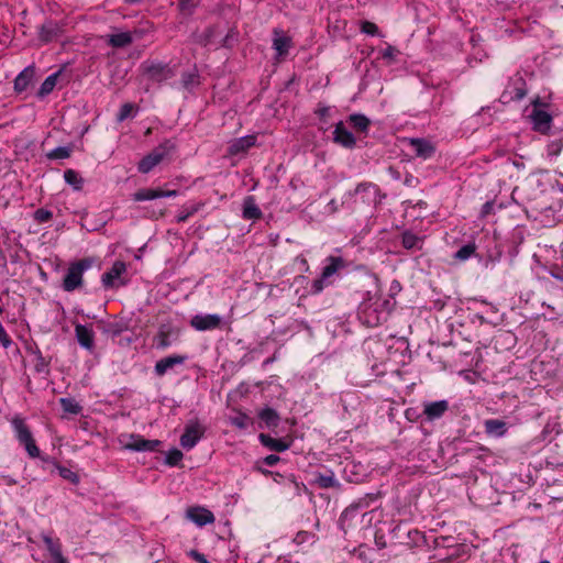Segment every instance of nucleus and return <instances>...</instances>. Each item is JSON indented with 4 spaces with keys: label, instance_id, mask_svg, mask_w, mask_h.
Listing matches in <instances>:
<instances>
[{
    "label": "nucleus",
    "instance_id": "obj_1",
    "mask_svg": "<svg viewBox=\"0 0 563 563\" xmlns=\"http://www.w3.org/2000/svg\"><path fill=\"white\" fill-rule=\"evenodd\" d=\"M382 511L372 509L366 511L362 505H352L341 515L340 523L342 528L361 526V528L376 527L380 522Z\"/></svg>",
    "mask_w": 563,
    "mask_h": 563
},
{
    "label": "nucleus",
    "instance_id": "obj_2",
    "mask_svg": "<svg viewBox=\"0 0 563 563\" xmlns=\"http://www.w3.org/2000/svg\"><path fill=\"white\" fill-rule=\"evenodd\" d=\"M346 261L343 257L328 256L319 277L311 284L310 294L318 295L324 288L331 286L334 283V277L338 276L342 269L346 268Z\"/></svg>",
    "mask_w": 563,
    "mask_h": 563
},
{
    "label": "nucleus",
    "instance_id": "obj_3",
    "mask_svg": "<svg viewBox=\"0 0 563 563\" xmlns=\"http://www.w3.org/2000/svg\"><path fill=\"white\" fill-rule=\"evenodd\" d=\"M176 148L175 141L164 140L137 163V170L141 174H148L164 161L170 159Z\"/></svg>",
    "mask_w": 563,
    "mask_h": 563
},
{
    "label": "nucleus",
    "instance_id": "obj_4",
    "mask_svg": "<svg viewBox=\"0 0 563 563\" xmlns=\"http://www.w3.org/2000/svg\"><path fill=\"white\" fill-rule=\"evenodd\" d=\"M95 263L92 257H84L69 264L63 278L62 287L65 291L71 292L79 289L84 284V273L91 268Z\"/></svg>",
    "mask_w": 563,
    "mask_h": 563
},
{
    "label": "nucleus",
    "instance_id": "obj_5",
    "mask_svg": "<svg viewBox=\"0 0 563 563\" xmlns=\"http://www.w3.org/2000/svg\"><path fill=\"white\" fill-rule=\"evenodd\" d=\"M11 424L15 432L16 440L19 441V443L21 445L24 446L29 456L32 459L40 457L41 451H40L38 446L36 445L33 434H32L29 426L25 423V420L19 416H15L11 420Z\"/></svg>",
    "mask_w": 563,
    "mask_h": 563
},
{
    "label": "nucleus",
    "instance_id": "obj_6",
    "mask_svg": "<svg viewBox=\"0 0 563 563\" xmlns=\"http://www.w3.org/2000/svg\"><path fill=\"white\" fill-rule=\"evenodd\" d=\"M126 264L123 261H115L111 268L102 274L101 283L106 289H114L125 286L128 280L122 278L126 273Z\"/></svg>",
    "mask_w": 563,
    "mask_h": 563
},
{
    "label": "nucleus",
    "instance_id": "obj_7",
    "mask_svg": "<svg viewBox=\"0 0 563 563\" xmlns=\"http://www.w3.org/2000/svg\"><path fill=\"white\" fill-rule=\"evenodd\" d=\"M398 530H375L374 531V540L375 544L378 549H384L388 544L393 545L395 544V539H398L397 536ZM402 532H406V536L409 540L416 541V537L420 536L421 530H401Z\"/></svg>",
    "mask_w": 563,
    "mask_h": 563
},
{
    "label": "nucleus",
    "instance_id": "obj_8",
    "mask_svg": "<svg viewBox=\"0 0 563 563\" xmlns=\"http://www.w3.org/2000/svg\"><path fill=\"white\" fill-rule=\"evenodd\" d=\"M64 23L55 20H46L40 27H38V40L42 44H48L57 38H59L65 30H64Z\"/></svg>",
    "mask_w": 563,
    "mask_h": 563
},
{
    "label": "nucleus",
    "instance_id": "obj_9",
    "mask_svg": "<svg viewBox=\"0 0 563 563\" xmlns=\"http://www.w3.org/2000/svg\"><path fill=\"white\" fill-rule=\"evenodd\" d=\"M532 104L534 108L530 114V118L533 124V130L541 134H549L552 123L551 114L544 110L538 109V106L540 104L539 98L533 100Z\"/></svg>",
    "mask_w": 563,
    "mask_h": 563
},
{
    "label": "nucleus",
    "instance_id": "obj_10",
    "mask_svg": "<svg viewBox=\"0 0 563 563\" xmlns=\"http://www.w3.org/2000/svg\"><path fill=\"white\" fill-rule=\"evenodd\" d=\"M189 323L197 331H210L221 328L222 318L219 314H196Z\"/></svg>",
    "mask_w": 563,
    "mask_h": 563
},
{
    "label": "nucleus",
    "instance_id": "obj_11",
    "mask_svg": "<svg viewBox=\"0 0 563 563\" xmlns=\"http://www.w3.org/2000/svg\"><path fill=\"white\" fill-rule=\"evenodd\" d=\"M161 444L159 440H146L141 435L131 434L130 442L125 443L123 448L136 452H154Z\"/></svg>",
    "mask_w": 563,
    "mask_h": 563
},
{
    "label": "nucleus",
    "instance_id": "obj_12",
    "mask_svg": "<svg viewBox=\"0 0 563 563\" xmlns=\"http://www.w3.org/2000/svg\"><path fill=\"white\" fill-rule=\"evenodd\" d=\"M186 518L199 527L213 523L214 521L213 514L201 506L188 507L186 510Z\"/></svg>",
    "mask_w": 563,
    "mask_h": 563
},
{
    "label": "nucleus",
    "instance_id": "obj_13",
    "mask_svg": "<svg viewBox=\"0 0 563 563\" xmlns=\"http://www.w3.org/2000/svg\"><path fill=\"white\" fill-rule=\"evenodd\" d=\"M377 277L366 273L356 282V291L362 294L364 300H371L377 291Z\"/></svg>",
    "mask_w": 563,
    "mask_h": 563
},
{
    "label": "nucleus",
    "instance_id": "obj_14",
    "mask_svg": "<svg viewBox=\"0 0 563 563\" xmlns=\"http://www.w3.org/2000/svg\"><path fill=\"white\" fill-rule=\"evenodd\" d=\"M203 432L199 423L187 424L180 437V445L186 450L192 449L202 438Z\"/></svg>",
    "mask_w": 563,
    "mask_h": 563
},
{
    "label": "nucleus",
    "instance_id": "obj_15",
    "mask_svg": "<svg viewBox=\"0 0 563 563\" xmlns=\"http://www.w3.org/2000/svg\"><path fill=\"white\" fill-rule=\"evenodd\" d=\"M333 142L349 150L356 146L355 136L345 128L343 121H340L334 125Z\"/></svg>",
    "mask_w": 563,
    "mask_h": 563
},
{
    "label": "nucleus",
    "instance_id": "obj_16",
    "mask_svg": "<svg viewBox=\"0 0 563 563\" xmlns=\"http://www.w3.org/2000/svg\"><path fill=\"white\" fill-rule=\"evenodd\" d=\"M409 145L417 157L422 159L431 158L435 153L434 145L424 139H410Z\"/></svg>",
    "mask_w": 563,
    "mask_h": 563
},
{
    "label": "nucleus",
    "instance_id": "obj_17",
    "mask_svg": "<svg viewBox=\"0 0 563 563\" xmlns=\"http://www.w3.org/2000/svg\"><path fill=\"white\" fill-rule=\"evenodd\" d=\"M354 194L355 195L362 194L363 202H366L368 205H371V203L377 205L380 202L379 188L377 185H375L373 183H360L356 186Z\"/></svg>",
    "mask_w": 563,
    "mask_h": 563
},
{
    "label": "nucleus",
    "instance_id": "obj_18",
    "mask_svg": "<svg viewBox=\"0 0 563 563\" xmlns=\"http://www.w3.org/2000/svg\"><path fill=\"white\" fill-rule=\"evenodd\" d=\"M527 95V84L522 77H517L512 79V90H505L501 95V98L505 99V102L509 101H519L523 99Z\"/></svg>",
    "mask_w": 563,
    "mask_h": 563
},
{
    "label": "nucleus",
    "instance_id": "obj_19",
    "mask_svg": "<svg viewBox=\"0 0 563 563\" xmlns=\"http://www.w3.org/2000/svg\"><path fill=\"white\" fill-rule=\"evenodd\" d=\"M448 410L449 401L444 399L423 404V415L429 421L441 418Z\"/></svg>",
    "mask_w": 563,
    "mask_h": 563
},
{
    "label": "nucleus",
    "instance_id": "obj_20",
    "mask_svg": "<svg viewBox=\"0 0 563 563\" xmlns=\"http://www.w3.org/2000/svg\"><path fill=\"white\" fill-rule=\"evenodd\" d=\"M187 355H169L156 362L154 371L157 376H164L168 369L181 365L187 361Z\"/></svg>",
    "mask_w": 563,
    "mask_h": 563
},
{
    "label": "nucleus",
    "instance_id": "obj_21",
    "mask_svg": "<svg viewBox=\"0 0 563 563\" xmlns=\"http://www.w3.org/2000/svg\"><path fill=\"white\" fill-rule=\"evenodd\" d=\"M146 75L150 79L162 82L174 76V71L166 64L156 63L146 67Z\"/></svg>",
    "mask_w": 563,
    "mask_h": 563
},
{
    "label": "nucleus",
    "instance_id": "obj_22",
    "mask_svg": "<svg viewBox=\"0 0 563 563\" xmlns=\"http://www.w3.org/2000/svg\"><path fill=\"white\" fill-rule=\"evenodd\" d=\"M75 334L78 343L80 346L88 351H92L95 347V333L91 328L84 325V324H77L75 327Z\"/></svg>",
    "mask_w": 563,
    "mask_h": 563
},
{
    "label": "nucleus",
    "instance_id": "obj_23",
    "mask_svg": "<svg viewBox=\"0 0 563 563\" xmlns=\"http://www.w3.org/2000/svg\"><path fill=\"white\" fill-rule=\"evenodd\" d=\"M256 143V135H245L235 139L229 145L228 152L230 155H239L245 153L247 150L253 147Z\"/></svg>",
    "mask_w": 563,
    "mask_h": 563
},
{
    "label": "nucleus",
    "instance_id": "obj_24",
    "mask_svg": "<svg viewBox=\"0 0 563 563\" xmlns=\"http://www.w3.org/2000/svg\"><path fill=\"white\" fill-rule=\"evenodd\" d=\"M258 439L264 446L275 452H284L288 450L292 442V440L286 441L285 439H275L266 433H261Z\"/></svg>",
    "mask_w": 563,
    "mask_h": 563
},
{
    "label": "nucleus",
    "instance_id": "obj_25",
    "mask_svg": "<svg viewBox=\"0 0 563 563\" xmlns=\"http://www.w3.org/2000/svg\"><path fill=\"white\" fill-rule=\"evenodd\" d=\"M35 75L33 66L25 67L14 79V91L21 93L27 89Z\"/></svg>",
    "mask_w": 563,
    "mask_h": 563
},
{
    "label": "nucleus",
    "instance_id": "obj_26",
    "mask_svg": "<svg viewBox=\"0 0 563 563\" xmlns=\"http://www.w3.org/2000/svg\"><path fill=\"white\" fill-rule=\"evenodd\" d=\"M485 433L489 437L501 438L507 431V423L499 419H487L484 421Z\"/></svg>",
    "mask_w": 563,
    "mask_h": 563
},
{
    "label": "nucleus",
    "instance_id": "obj_27",
    "mask_svg": "<svg viewBox=\"0 0 563 563\" xmlns=\"http://www.w3.org/2000/svg\"><path fill=\"white\" fill-rule=\"evenodd\" d=\"M43 541L54 563H68L62 554L60 544L58 541L54 540L49 536H44Z\"/></svg>",
    "mask_w": 563,
    "mask_h": 563
},
{
    "label": "nucleus",
    "instance_id": "obj_28",
    "mask_svg": "<svg viewBox=\"0 0 563 563\" xmlns=\"http://www.w3.org/2000/svg\"><path fill=\"white\" fill-rule=\"evenodd\" d=\"M243 218L246 220H257L262 218V211L252 196H247L243 201Z\"/></svg>",
    "mask_w": 563,
    "mask_h": 563
},
{
    "label": "nucleus",
    "instance_id": "obj_29",
    "mask_svg": "<svg viewBox=\"0 0 563 563\" xmlns=\"http://www.w3.org/2000/svg\"><path fill=\"white\" fill-rule=\"evenodd\" d=\"M133 42V36L131 32H121L117 34H110L107 37V43L111 47L122 48L126 47Z\"/></svg>",
    "mask_w": 563,
    "mask_h": 563
},
{
    "label": "nucleus",
    "instance_id": "obj_30",
    "mask_svg": "<svg viewBox=\"0 0 563 563\" xmlns=\"http://www.w3.org/2000/svg\"><path fill=\"white\" fill-rule=\"evenodd\" d=\"M347 122L351 123L356 131L364 134L368 133L371 120L366 115L362 113H353L349 115Z\"/></svg>",
    "mask_w": 563,
    "mask_h": 563
},
{
    "label": "nucleus",
    "instance_id": "obj_31",
    "mask_svg": "<svg viewBox=\"0 0 563 563\" xmlns=\"http://www.w3.org/2000/svg\"><path fill=\"white\" fill-rule=\"evenodd\" d=\"M260 419L267 428H275L279 424L280 417L278 412L269 407L262 409L258 413Z\"/></svg>",
    "mask_w": 563,
    "mask_h": 563
},
{
    "label": "nucleus",
    "instance_id": "obj_32",
    "mask_svg": "<svg viewBox=\"0 0 563 563\" xmlns=\"http://www.w3.org/2000/svg\"><path fill=\"white\" fill-rule=\"evenodd\" d=\"M314 483L320 488H339L340 483L336 481L333 472L329 471L325 474H318L316 476Z\"/></svg>",
    "mask_w": 563,
    "mask_h": 563
},
{
    "label": "nucleus",
    "instance_id": "obj_33",
    "mask_svg": "<svg viewBox=\"0 0 563 563\" xmlns=\"http://www.w3.org/2000/svg\"><path fill=\"white\" fill-rule=\"evenodd\" d=\"M422 239L418 236L417 234L405 231L401 235V244L407 250H420L422 247Z\"/></svg>",
    "mask_w": 563,
    "mask_h": 563
},
{
    "label": "nucleus",
    "instance_id": "obj_34",
    "mask_svg": "<svg viewBox=\"0 0 563 563\" xmlns=\"http://www.w3.org/2000/svg\"><path fill=\"white\" fill-rule=\"evenodd\" d=\"M58 76H59V73H54V74L49 75L48 77H46V79L42 82V85L37 91L38 98L43 99L44 97H46L54 90V88L57 84Z\"/></svg>",
    "mask_w": 563,
    "mask_h": 563
},
{
    "label": "nucleus",
    "instance_id": "obj_35",
    "mask_svg": "<svg viewBox=\"0 0 563 563\" xmlns=\"http://www.w3.org/2000/svg\"><path fill=\"white\" fill-rule=\"evenodd\" d=\"M219 33L218 25L208 26L201 34L197 35L195 42L201 46H208L212 43L214 36Z\"/></svg>",
    "mask_w": 563,
    "mask_h": 563
},
{
    "label": "nucleus",
    "instance_id": "obj_36",
    "mask_svg": "<svg viewBox=\"0 0 563 563\" xmlns=\"http://www.w3.org/2000/svg\"><path fill=\"white\" fill-rule=\"evenodd\" d=\"M134 201H145L161 198V188H143L132 196Z\"/></svg>",
    "mask_w": 563,
    "mask_h": 563
},
{
    "label": "nucleus",
    "instance_id": "obj_37",
    "mask_svg": "<svg viewBox=\"0 0 563 563\" xmlns=\"http://www.w3.org/2000/svg\"><path fill=\"white\" fill-rule=\"evenodd\" d=\"M42 460L47 463H53L56 466V468L58 470L60 477H63L64 479H67L73 484H77L79 482V476L71 470H69L65 466H60L56 461H54L49 457H42Z\"/></svg>",
    "mask_w": 563,
    "mask_h": 563
},
{
    "label": "nucleus",
    "instance_id": "obj_38",
    "mask_svg": "<svg viewBox=\"0 0 563 563\" xmlns=\"http://www.w3.org/2000/svg\"><path fill=\"white\" fill-rule=\"evenodd\" d=\"M65 181L73 186L75 190H81L84 186V179L74 169H66L64 172Z\"/></svg>",
    "mask_w": 563,
    "mask_h": 563
},
{
    "label": "nucleus",
    "instance_id": "obj_39",
    "mask_svg": "<svg viewBox=\"0 0 563 563\" xmlns=\"http://www.w3.org/2000/svg\"><path fill=\"white\" fill-rule=\"evenodd\" d=\"M33 354L35 356V363H34V369L36 373H48V368H49V360H46L41 350L38 347H36L34 351H33Z\"/></svg>",
    "mask_w": 563,
    "mask_h": 563
},
{
    "label": "nucleus",
    "instance_id": "obj_40",
    "mask_svg": "<svg viewBox=\"0 0 563 563\" xmlns=\"http://www.w3.org/2000/svg\"><path fill=\"white\" fill-rule=\"evenodd\" d=\"M137 112V107L134 103L125 102L120 107L117 113V121L123 122L128 118L134 117Z\"/></svg>",
    "mask_w": 563,
    "mask_h": 563
},
{
    "label": "nucleus",
    "instance_id": "obj_41",
    "mask_svg": "<svg viewBox=\"0 0 563 563\" xmlns=\"http://www.w3.org/2000/svg\"><path fill=\"white\" fill-rule=\"evenodd\" d=\"M292 541L297 545H311L314 543L316 537L310 530H298Z\"/></svg>",
    "mask_w": 563,
    "mask_h": 563
},
{
    "label": "nucleus",
    "instance_id": "obj_42",
    "mask_svg": "<svg viewBox=\"0 0 563 563\" xmlns=\"http://www.w3.org/2000/svg\"><path fill=\"white\" fill-rule=\"evenodd\" d=\"M181 84L183 87L187 90H192L194 88L198 87L199 81V75L197 71H187L181 75Z\"/></svg>",
    "mask_w": 563,
    "mask_h": 563
},
{
    "label": "nucleus",
    "instance_id": "obj_43",
    "mask_svg": "<svg viewBox=\"0 0 563 563\" xmlns=\"http://www.w3.org/2000/svg\"><path fill=\"white\" fill-rule=\"evenodd\" d=\"M290 38L287 36H278L273 41V47L276 49L279 56H284L288 54V49L290 47Z\"/></svg>",
    "mask_w": 563,
    "mask_h": 563
},
{
    "label": "nucleus",
    "instance_id": "obj_44",
    "mask_svg": "<svg viewBox=\"0 0 563 563\" xmlns=\"http://www.w3.org/2000/svg\"><path fill=\"white\" fill-rule=\"evenodd\" d=\"M59 404L65 412L71 415H78L82 409L81 406L73 398H60Z\"/></svg>",
    "mask_w": 563,
    "mask_h": 563
},
{
    "label": "nucleus",
    "instance_id": "obj_45",
    "mask_svg": "<svg viewBox=\"0 0 563 563\" xmlns=\"http://www.w3.org/2000/svg\"><path fill=\"white\" fill-rule=\"evenodd\" d=\"M126 329L128 325L123 322H110L104 327L103 332L111 338H117L121 335Z\"/></svg>",
    "mask_w": 563,
    "mask_h": 563
},
{
    "label": "nucleus",
    "instance_id": "obj_46",
    "mask_svg": "<svg viewBox=\"0 0 563 563\" xmlns=\"http://www.w3.org/2000/svg\"><path fill=\"white\" fill-rule=\"evenodd\" d=\"M71 154V147L70 146H59L52 151H49L46 154V157L48 159H65L68 158Z\"/></svg>",
    "mask_w": 563,
    "mask_h": 563
},
{
    "label": "nucleus",
    "instance_id": "obj_47",
    "mask_svg": "<svg viewBox=\"0 0 563 563\" xmlns=\"http://www.w3.org/2000/svg\"><path fill=\"white\" fill-rule=\"evenodd\" d=\"M476 251V245L474 243H468L463 245L454 255V257L459 261L468 260Z\"/></svg>",
    "mask_w": 563,
    "mask_h": 563
},
{
    "label": "nucleus",
    "instance_id": "obj_48",
    "mask_svg": "<svg viewBox=\"0 0 563 563\" xmlns=\"http://www.w3.org/2000/svg\"><path fill=\"white\" fill-rule=\"evenodd\" d=\"M202 203H197L191 206L190 208L181 210L177 217L176 221L178 223L186 222L191 216H194L196 212H198L201 208Z\"/></svg>",
    "mask_w": 563,
    "mask_h": 563
},
{
    "label": "nucleus",
    "instance_id": "obj_49",
    "mask_svg": "<svg viewBox=\"0 0 563 563\" xmlns=\"http://www.w3.org/2000/svg\"><path fill=\"white\" fill-rule=\"evenodd\" d=\"M155 340H156V346L158 349H162V350L167 349L170 345L169 331L164 328H161Z\"/></svg>",
    "mask_w": 563,
    "mask_h": 563
},
{
    "label": "nucleus",
    "instance_id": "obj_50",
    "mask_svg": "<svg viewBox=\"0 0 563 563\" xmlns=\"http://www.w3.org/2000/svg\"><path fill=\"white\" fill-rule=\"evenodd\" d=\"M183 453L178 449H172L167 452L165 462L169 466H176L183 460Z\"/></svg>",
    "mask_w": 563,
    "mask_h": 563
},
{
    "label": "nucleus",
    "instance_id": "obj_51",
    "mask_svg": "<svg viewBox=\"0 0 563 563\" xmlns=\"http://www.w3.org/2000/svg\"><path fill=\"white\" fill-rule=\"evenodd\" d=\"M53 218V212L47 210V209H43V208H40L37 209L35 212H34V220L38 223H44V222H47L49 221L51 219Z\"/></svg>",
    "mask_w": 563,
    "mask_h": 563
},
{
    "label": "nucleus",
    "instance_id": "obj_52",
    "mask_svg": "<svg viewBox=\"0 0 563 563\" xmlns=\"http://www.w3.org/2000/svg\"><path fill=\"white\" fill-rule=\"evenodd\" d=\"M231 423L239 429H245L250 424V418L245 413H239L231 419Z\"/></svg>",
    "mask_w": 563,
    "mask_h": 563
},
{
    "label": "nucleus",
    "instance_id": "obj_53",
    "mask_svg": "<svg viewBox=\"0 0 563 563\" xmlns=\"http://www.w3.org/2000/svg\"><path fill=\"white\" fill-rule=\"evenodd\" d=\"M361 31L368 35H379L377 25L371 21H363L361 24Z\"/></svg>",
    "mask_w": 563,
    "mask_h": 563
},
{
    "label": "nucleus",
    "instance_id": "obj_54",
    "mask_svg": "<svg viewBox=\"0 0 563 563\" xmlns=\"http://www.w3.org/2000/svg\"><path fill=\"white\" fill-rule=\"evenodd\" d=\"M563 148V140H554L548 144V154L550 156H558Z\"/></svg>",
    "mask_w": 563,
    "mask_h": 563
},
{
    "label": "nucleus",
    "instance_id": "obj_55",
    "mask_svg": "<svg viewBox=\"0 0 563 563\" xmlns=\"http://www.w3.org/2000/svg\"><path fill=\"white\" fill-rule=\"evenodd\" d=\"M435 548H453V538L452 537H434Z\"/></svg>",
    "mask_w": 563,
    "mask_h": 563
},
{
    "label": "nucleus",
    "instance_id": "obj_56",
    "mask_svg": "<svg viewBox=\"0 0 563 563\" xmlns=\"http://www.w3.org/2000/svg\"><path fill=\"white\" fill-rule=\"evenodd\" d=\"M398 49L391 45H388L380 52V55L384 59H387L389 63L394 62L395 56L397 55Z\"/></svg>",
    "mask_w": 563,
    "mask_h": 563
},
{
    "label": "nucleus",
    "instance_id": "obj_57",
    "mask_svg": "<svg viewBox=\"0 0 563 563\" xmlns=\"http://www.w3.org/2000/svg\"><path fill=\"white\" fill-rule=\"evenodd\" d=\"M178 9L180 12L192 13L195 9V3L192 0H177Z\"/></svg>",
    "mask_w": 563,
    "mask_h": 563
},
{
    "label": "nucleus",
    "instance_id": "obj_58",
    "mask_svg": "<svg viewBox=\"0 0 563 563\" xmlns=\"http://www.w3.org/2000/svg\"><path fill=\"white\" fill-rule=\"evenodd\" d=\"M0 343L4 349H9L13 343L12 339L7 333L3 325L0 327Z\"/></svg>",
    "mask_w": 563,
    "mask_h": 563
},
{
    "label": "nucleus",
    "instance_id": "obj_59",
    "mask_svg": "<svg viewBox=\"0 0 563 563\" xmlns=\"http://www.w3.org/2000/svg\"><path fill=\"white\" fill-rule=\"evenodd\" d=\"M187 555L195 560L197 563H209L206 555L196 551V550H189L187 551Z\"/></svg>",
    "mask_w": 563,
    "mask_h": 563
},
{
    "label": "nucleus",
    "instance_id": "obj_60",
    "mask_svg": "<svg viewBox=\"0 0 563 563\" xmlns=\"http://www.w3.org/2000/svg\"><path fill=\"white\" fill-rule=\"evenodd\" d=\"M236 36H238V32L235 30H233V29L230 30L228 32V34L225 35V37L223 38V41H222V46L223 47H231L232 41H235Z\"/></svg>",
    "mask_w": 563,
    "mask_h": 563
},
{
    "label": "nucleus",
    "instance_id": "obj_61",
    "mask_svg": "<svg viewBox=\"0 0 563 563\" xmlns=\"http://www.w3.org/2000/svg\"><path fill=\"white\" fill-rule=\"evenodd\" d=\"M280 461V457L276 454H269L263 459V463L268 466H274Z\"/></svg>",
    "mask_w": 563,
    "mask_h": 563
},
{
    "label": "nucleus",
    "instance_id": "obj_62",
    "mask_svg": "<svg viewBox=\"0 0 563 563\" xmlns=\"http://www.w3.org/2000/svg\"><path fill=\"white\" fill-rule=\"evenodd\" d=\"M493 209H494V202H493V201H487V202H485V203L483 205V207H482L481 216H482L483 218L487 217L488 214H490V213H492Z\"/></svg>",
    "mask_w": 563,
    "mask_h": 563
},
{
    "label": "nucleus",
    "instance_id": "obj_63",
    "mask_svg": "<svg viewBox=\"0 0 563 563\" xmlns=\"http://www.w3.org/2000/svg\"><path fill=\"white\" fill-rule=\"evenodd\" d=\"M177 195H178L177 190H164V189H161V198L176 197Z\"/></svg>",
    "mask_w": 563,
    "mask_h": 563
},
{
    "label": "nucleus",
    "instance_id": "obj_64",
    "mask_svg": "<svg viewBox=\"0 0 563 563\" xmlns=\"http://www.w3.org/2000/svg\"><path fill=\"white\" fill-rule=\"evenodd\" d=\"M316 114H318L319 118L323 119L329 114V108L328 107L319 108L318 110H316Z\"/></svg>",
    "mask_w": 563,
    "mask_h": 563
}]
</instances>
